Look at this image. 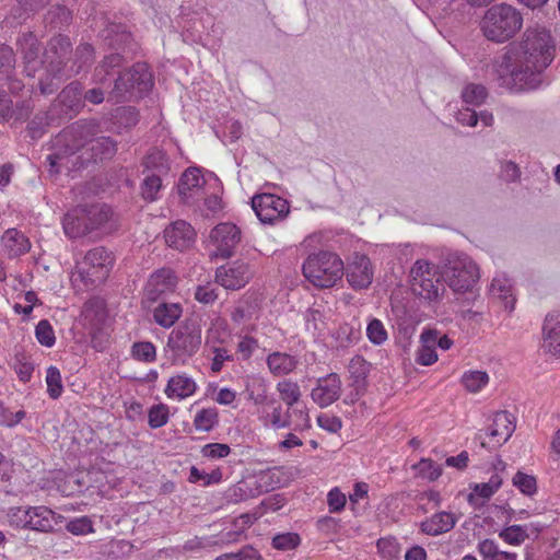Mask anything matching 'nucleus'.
I'll use <instances>...</instances> for the list:
<instances>
[{
    "label": "nucleus",
    "instance_id": "6",
    "mask_svg": "<svg viewBox=\"0 0 560 560\" xmlns=\"http://www.w3.org/2000/svg\"><path fill=\"white\" fill-rule=\"evenodd\" d=\"M442 280L454 291H470L480 278L477 264L466 254L451 253L441 268Z\"/></svg>",
    "mask_w": 560,
    "mask_h": 560
},
{
    "label": "nucleus",
    "instance_id": "33",
    "mask_svg": "<svg viewBox=\"0 0 560 560\" xmlns=\"http://www.w3.org/2000/svg\"><path fill=\"white\" fill-rule=\"evenodd\" d=\"M488 96L487 89L481 84L469 83L462 92V98L465 104L479 106L483 104Z\"/></svg>",
    "mask_w": 560,
    "mask_h": 560
},
{
    "label": "nucleus",
    "instance_id": "16",
    "mask_svg": "<svg viewBox=\"0 0 560 560\" xmlns=\"http://www.w3.org/2000/svg\"><path fill=\"white\" fill-rule=\"evenodd\" d=\"M349 284L355 289L368 288L373 280V270L370 259L365 255L355 254L346 269Z\"/></svg>",
    "mask_w": 560,
    "mask_h": 560
},
{
    "label": "nucleus",
    "instance_id": "8",
    "mask_svg": "<svg viewBox=\"0 0 560 560\" xmlns=\"http://www.w3.org/2000/svg\"><path fill=\"white\" fill-rule=\"evenodd\" d=\"M441 271L427 259H418L410 268V284L415 294L429 301L438 300L444 291Z\"/></svg>",
    "mask_w": 560,
    "mask_h": 560
},
{
    "label": "nucleus",
    "instance_id": "25",
    "mask_svg": "<svg viewBox=\"0 0 560 560\" xmlns=\"http://www.w3.org/2000/svg\"><path fill=\"white\" fill-rule=\"evenodd\" d=\"M542 347L549 350L560 349V313L546 316L542 327Z\"/></svg>",
    "mask_w": 560,
    "mask_h": 560
},
{
    "label": "nucleus",
    "instance_id": "7",
    "mask_svg": "<svg viewBox=\"0 0 560 560\" xmlns=\"http://www.w3.org/2000/svg\"><path fill=\"white\" fill-rule=\"evenodd\" d=\"M82 130L80 127H70L60 132L54 141L56 152L48 155L50 172H59L61 168L67 171L75 166L78 156L75 153L83 147Z\"/></svg>",
    "mask_w": 560,
    "mask_h": 560
},
{
    "label": "nucleus",
    "instance_id": "46",
    "mask_svg": "<svg viewBox=\"0 0 560 560\" xmlns=\"http://www.w3.org/2000/svg\"><path fill=\"white\" fill-rule=\"evenodd\" d=\"M170 342L174 343L173 350L174 349L186 350L187 348H196L199 345L200 340H199V336H190V335L184 336V332L182 331V329H177V330L172 331L171 337H170Z\"/></svg>",
    "mask_w": 560,
    "mask_h": 560
},
{
    "label": "nucleus",
    "instance_id": "38",
    "mask_svg": "<svg viewBox=\"0 0 560 560\" xmlns=\"http://www.w3.org/2000/svg\"><path fill=\"white\" fill-rule=\"evenodd\" d=\"M281 399L289 406L296 404L301 397L300 387L296 383L282 381L277 386Z\"/></svg>",
    "mask_w": 560,
    "mask_h": 560
},
{
    "label": "nucleus",
    "instance_id": "1",
    "mask_svg": "<svg viewBox=\"0 0 560 560\" xmlns=\"http://www.w3.org/2000/svg\"><path fill=\"white\" fill-rule=\"evenodd\" d=\"M555 40L545 27H529L518 42L505 47L503 56L491 66V77L513 92L534 90L541 83V72L555 58Z\"/></svg>",
    "mask_w": 560,
    "mask_h": 560
},
{
    "label": "nucleus",
    "instance_id": "5",
    "mask_svg": "<svg viewBox=\"0 0 560 560\" xmlns=\"http://www.w3.org/2000/svg\"><path fill=\"white\" fill-rule=\"evenodd\" d=\"M307 281L317 288H332L342 279L345 265L334 253L322 250L310 255L302 267Z\"/></svg>",
    "mask_w": 560,
    "mask_h": 560
},
{
    "label": "nucleus",
    "instance_id": "27",
    "mask_svg": "<svg viewBox=\"0 0 560 560\" xmlns=\"http://www.w3.org/2000/svg\"><path fill=\"white\" fill-rule=\"evenodd\" d=\"M482 560H518V555L513 551L503 550L493 539H482L477 546Z\"/></svg>",
    "mask_w": 560,
    "mask_h": 560
},
{
    "label": "nucleus",
    "instance_id": "47",
    "mask_svg": "<svg viewBox=\"0 0 560 560\" xmlns=\"http://www.w3.org/2000/svg\"><path fill=\"white\" fill-rule=\"evenodd\" d=\"M214 560H262V557L253 546H245L237 552L223 553Z\"/></svg>",
    "mask_w": 560,
    "mask_h": 560
},
{
    "label": "nucleus",
    "instance_id": "21",
    "mask_svg": "<svg viewBox=\"0 0 560 560\" xmlns=\"http://www.w3.org/2000/svg\"><path fill=\"white\" fill-rule=\"evenodd\" d=\"M490 294L492 298L501 301L510 312L514 310L516 302L514 288L511 280L503 273L497 275L490 285Z\"/></svg>",
    "mask_w": 560,
    "mask_h": 560
},
{
    "label": "nucleus",
    "instance_id": "34",
    "mask_svg": "<svg viewBox=\"0 0 560 560\" xmlns=\"http://www.w3.org/2000/svg\"><path fill=\"white\" fill-rule=\"evenodd\" d=\"M489 382V376L482 371H468L462 376L463 386L470 393H478Z\"/></svg>",
    "mask_w": 560,
    "mask_h": 560
},
{
    "label": "nucleus",
    "instance_id": "12",
    "mask_svg": "<svg viewBox=\"0 0 560 560\" xmlns=\"http://www.w3.org/2000/svg\"><path fill=\"white\" fill-rule=\"evenodd\" d=\"M252 208L262 223H275L290 211L289 202L273 194H258L252 198Z\"/></svg>",
    "mask_w": 560,
    "mask_h": 560
},
{
    "label": "nucleus",
    "instance_id": "55",
    "mask_svg": "<svg viewBox=\"0 0 560 560\" xmlns=\"http://www.w3.org/2000/svg\"><path fill=\"white\" fill-rule=\"evenodd\" d=\"M67 529L74 535H84L93 530L92 522L88 517H81L68 523Z\"/></svg>",
    "mask_w": 560,
    "mask_h": 560
},
{
    "label": "nucleus",
    "instance_id": "39",
    "mask_svg": "<svg viewBox=\"0 0 560 560\" xmlns=\"http://www.w3.org/2000/svg\"><path fill=\"white\" fill-rule=\"evenodd\" d=\"M218 422V412L214 408L200 410L194 420L197 430L210 431Z\"/></svg>",
    "mask_w": 560,
    "mask_h": 560
},
{
    "label": "nucleus",
    "instance_id": "43",
    "mask_svg": "<svg viewBox=\"0 0 560 560\" xmlns=\"http://www.w3.org/2000/svg\"><path fill=\"white\" fill-rule=\"evenodd\" d=\"M161 187L162 180L159 175H148L141 187L142 197L148 201H154L158 198Z\"/></svg>",
    "mask_w": 560,
    "mask_h": 560
},
{
    "label": "nucleus",
    "instance_id": "3",
    "mask_svg": "<svg viewBox=\"0 0 560 560\" xmlns=\"http://www.w3.org/2000/svg\"><path fill=\"white\" fill-rule=\"evenodd\" d=\"M523 26L522 14L512 5L497 4L487 10L481 22L483 35L492 42L512 38Z\"/></svg>",
    "mask_w": 560,
    "mask_h": 560
},
{
    "label": "nucleus",
    "instance_id": "61",
    "mask_svg": "<svg viewBox=\"0 0 560 560\" xmlns=\"http://www.w3.org/2000/svg\"><path fill=\"white\" fill-rule=\"evenodd\" d=\"M456 119L464 126L474 127L478 122V115L475 110L465 108L458 112Z\"/></svg>",
    "mask_w": 560,
    "mask_h": 560
},
{
    "label": "nucleus",
    "instance_id": "58",
    "mask_svg": "<svg viewBox=\"0 0 560 560\" xmlns=\"http://www.w3.org/2000/svg\"><path fill=\"white\" fill-rule=\"evenodd\" d=\"M82 96V90L79 83H71L61 92L62 102H66L68 98H73L70 103V107L75 106Z\"/></svg>",
    "mask_w": 560,
    "mask_h": 560
},
{
    "label": "nucleus",
    "instance_id": "20",
    "mask_svg": "<svg viewBox=\"0 0 560 560\" xmlns=\"http://www.w3.org/2000/svg\"><path fill=\"white\" fill-rule=\"evenodd\" d=\"M1 247L9 258H16L31 249L28 237L16 229L7 230L0 240Z\"/></svg>",
    "mask_w": 560,
    "mask_h": 560
},
{
    "label": "nucleus",
    "instance_id": "44",
    "mask_svg": "<svg viewBox=\"0 0 560 560\" xmlns=\"http://www.w3.org/2000/svg\"><path fill=\"white\" fill-rule=\"evenodd\" d=\"M513 486H515L522 493L532 495L537 490L536 479L532 475H527L518 471L512 479Z\"/></svg>",
    "mask_w": 560,
    "mask_h": 560
},
{
    "label": "nucleus",
    "instance_id": "15",
    "mask_svg": "<svg viewBox=\"0 0 560 560\" xmlns=\"http://www.w3.org/2000/svg\"><path fill=\"white\" fill-rule=\"evenodd\" d=\"M342 383L337 373H330L317 380V385L312 389L311 397L320 408H326L340 398Z\"/></svg>",
    "mask_w": 560,
    "mask_h": 560
},
{
    "label": "nucleus",
    "instance_id": "24",
    "mask_svg": "<svg viewBox=\"0 0 560 560\" xmlns=\"http://www.w3.org/2000/svg\"><path fill=\"white\" fill-rule=\"evenodd\" d=\"M196 382L185 374H178L170 378L165 394L168 398L185 399L196 392Z\"/></svg>",
    "mask_w": 560,
    "mask_h": 560
},
{
    "label": "nucleus",
    "instance_id": "41",
    "mask_svg": "<svg viewBox=\"0 0 560 560\" xmlns=\"http://www.w3.org/2000/svg\"><path fill=\"white\" fill-rule=\"evenodd\" d=\"M366 336L369 340L375 346L383 345L388 338L384 324L377 318H373L368 324Z\"/></svg>",
    "mask_w": 560,
    "mask_h": 560
},
{
    "label": "nucleus",
    "instance_id": "64",
    "mask_svg": "<svg viewBox=\"0 0 560 560\" xmlns=\"http://www.w3.org/2000/svg\"><path fill=\"white\" fill-rule=\"evenodd\" d=\"M78 60L83 63H88L93 60V48L89 44L80 45L77 49Z\"/></svg>",
    "mask_w": 560,
    "mask_h": 560
},
{
    "label": "nucleus",
    "instance_id": "37",
    "mask_svg": "<svg viewBox=\"0 0 560 560\" xmlns=\"http://www.w3.org/2000/svg\"><path fill=\"white\" fill-rule=\"evenodd\" d=\"M380 555L387 560H397L400 555V547L394 537H383L376 542Z\"/></svg>",
    "mask_w": 560,
    "mask_h": 560
},
{
    "label": "nucleus",
    "instance_id": "35",
    "mask_svg": "<svg viewBox=\"0 0 560 560\" xmlns=\"http://www.w3.org/2000/svg\"><path fill=\"white\" fill-rule=\"evenodd\" d=\"M499 537L510 545L520 546L528 538V534L523 526L511 525L503 528L499 533Z\"/></svg>",
    "mask_w": 560,
    "mask_h": 560
},
{
    "label": "nucleus",
    "instance_id": "48",
    "mask_svg": "<svg viewBox=\"0 0 560 560\" xmlns=\"http://www.w3.org/2000/svg\"><path fill=\"white\" fill-rule=\"evenodd\" d=\"M300 536L295 533H284L272 538V547L278 550H292L300 545Z\"/></svg>",
    "mask_w": 560,
    "mask_h": 560
},
{
    "label": "nucleus",
    "instance_id": "53",
    "mask_svg": "<svg viewBox=\"0 0 560 560\" xmlns=\"http://www.w3.org/2000/svg\"><path fill=\"white\" fill-rule=\"evenodd\" d=\"M269 423L273 429H283L290 425V415L287 411L282 415L281 406H277L269 415Z\"/></svg>",
    "mask_w": 560,
    "mask_h": 560
},
{
    "label": "nucleus",
    "instance_id": "40",
    "mask_svg": "<svg viewBox=\"0 0 560 560\" xmlns=\"http://www.w3.org/2000/svg\"><path fill=\"white\" fill-rule=\"evenodd\" d=\"M122 58L118 54H113L107 56L102 63L95 70V80L100 83H104L106 81V77L110 74L109 69H115L120 67Z\"/></svg>",
    "mask_w": 560,
    "mask_h": 560
},
{
    "label": "nucleus",
    "instance_id": "9",
    "mask_svg": "<svg viewBox=\"0 0 560 560\" xmlns=\"http://www.w3.org/2000/svg\"><path fill=\"white\" fill-rule=\"evenodd\" d=\"M515 430L513 417L508 411L494 413L491 423L486 429H480L475 436L480 446L489 451H495L509 441Z\"/></svg>",
    "mask_w": 560,
    "mask_h": 560
},
{
    "label": "nucleus",
    "instance_id": "56",
    "mask_svg": "<svg viewBox=\"0 0 560 560\" xmlns=\"http://www.w3.org/2000/svg\"><path fill=\"white\" fill-rule=\"evenodd\" d=\"M317 423L322 429L331 433L338 432L342 427V422L338 417L329 415L318 416Z\"/></svg>",
    "mask_w": 560,
    "mask_h": 560
},
{
    "label": "nucleus",
    "instance_id": "60",
    "mask_svg": "<svg viewBox=\"0 0 560 560\" xmlns=\"http://www.w3.org/2000/svg\"><path fill=\"white\" fill-rule=\"evenodd\" d=\"M243 133L242 125L238 121L230 120L225 124L224 135L231 142H234L241 138Z\"/></svg>",
    "mask_w": 560,
    "mask_h": 560
},
{
    "label": "nucleus",
    "instance_id": "52",
    "mask_svg": "<svg viewBox=\"0 0 560 560\" xmlns=\"http://www.w3.org/2000/svg\"><path fill=\"white\" fill-rule=\"evenodd\" d=\"M231 452L228 444L223 443H210L202 447V455L210 458H223L226 457Z\"/></svg>",
    "mask_w": 560,
    "mask_h": 560
},
{
    "label": "nucleus",
    "instance_id": "29",
    "mask_svg": "<svg viewBox=\"0 0 560 560\" xmlns=\"http://www.w3.org/2000/svg\"><path fill=\"white\" fill-rule=\"evenodd\" d=\"M420 341L422 345V350H435V348H440L441 350H448L453 347V341L448 338L447 335H441L436 329H427L421 332Z\"/></svg>",
    "mask_w": 560,
    "mask_h": 560
},
{
    "label": "nucleus",
    "instance_id": "31",
    "mask_svg": "<svg viewBox=\"0 0 560 560\" xmlns=\"http://www.w3.org/2000/svg\"><path fill=\"white\" fill-rule=\"evenodd\" d=\"M90 150L95 161L112 158L116 153V143L108 137L93 139L90 142Z\"/></svg>",
    "mask_w": 560,
    "mask_h": 560
},
{
    "label": "nucleus",
    "instance_id": "30",
    "mask_svg": "<svg viewBox=\"0 0 560 560\" xmlns=\"http://www.w3.org/2000/svg\"><path fill=\"white\" fill-rule=\"evenodd\" d=\"M258 304L255 300L245 299L234 307L231 317L236 324H247L257 318Z\"/></svg>",
    "mask_w": 560,
    "mask_h": 560
},
{
    "label": "nucleus",
    "instance_id": "22",
    "mask_svg": "<svg viewBox=\"0 0 560 560\" xmlns=\"http://www.w3.org/2000/svg\"><path fill=\"white\" fill-rule=\"evenodd\" d=\"M456 524V517L450 512H440L424 520L420 528L430 536H438L450 532Z\"/></svg>",
    "mask_w": 560,
    "mask_h": 560
},
{
    "label": "nucleus",
    "instance_id": "13",
    "mask_svg": "<svg viewBox=\"0 0 560 560\" xmlns=\"http://www.w3.org/2000/svg\"><path fill=\"white\" fill-rule=\"evenodd\" d=\"M254 272L248 262L234 260L215 270V281L226 290H240L252 279Z\"/></svg>",
    "mask_w": 560,
    "mask_h": 560
},
{
    "label": "nucleus",
    "instance_id": "51",
    "mask_svg": "<svg viewBox=\"0 0 560 560\" xmlns=\"http://www.w3.org/2000/svg\"><path fill=\"white\" fill-rule=\"evenodd\" d=\"M14 370L22 382H27L33 374L34 365L21 353L15 355Z\"/></svg>",
    "mask_w": 560,
    "mask_h": 560
},
{
    "label": "nucleus",
    "instance_id": "23",
    "mask_svg": "<svg viewBox=\"0 0 560 560\" xmlns=\"http://www.w3.org/2000/svg\"><path fill=\"white\" fill-rule=\"evenodd\" d=\"M31 513V530L48 533L58 525L57 515L54 511L46 506H30Z\"/></svg>",
    "mask_w": 560,
    "mask_h": 560
},
{
    "label": "nucleus",
    "instance_id": "59",
    "mask_svg": "<svg viewBox=\"0 0 560 560\" xmlns=\"http://www.w3.org/2000/svg\"><path fill=\"white\" fill-rule=\"evenodd\" d=\"M500 176L506 182H514L520 177V170L515 163L504 162L501 165Z\"/></svg>",
    "mask_w": 560,
    "mask_h": 560
},
{
    "label": "nucleus",
    "instance_id": "26",
    "mask_svg": "<svg viewBox=\"0 0 560 560\" xmlns=\"http://www.w3.org/2000/svg\"><path fill=\"white\" fill-rule=\"evenodd\" d=\"M183 307L179 303H160L153 310L155 323L164 328L172 327L182 316Z\"/></svg>",
    "mask_w": 560,
    "mask_h": 560
},
{
    "label": "nucleus",
    "instance_id": "4",
    "mask_svg": "<svg viewBox=\"0 0 560 560\" xmlns=\"http://www.w3.org/2000/svg\"><path fill=\"white\" fill-rule=\"evenodd\" d=\"M112 215V209L106 205L77 207L65 215L63 232L70 238L82 237L93 231L104 229Z\"/></svg>",
    "mask_w": 560,
    "mask_h": 560
},
{
    "label": "nucleus",
    "instance_id": "42",
    "mask_svg": "<svg viewBox=\"0 0 560 560\" xmlns=\"http://www.w3.org/2000/svg\"><path fill=\"white\" fill-rule=\"evenodd\" d=\"M35 336L38 342L46 348H50L55 345L56 337L55 331L50 323L46 319H42L35 328Z\"/></svg>",
    "mask_w": 560,
    "mask_h": 560
},
{
    "label": "nucleus",
    "instance_id": "32",
    "mask_svg": "<svg viewBox=\"0 0 560 560\" xmlns=\"http://www.w3.org/2000/svg\"><path fill=\"white\" fill-rule=\"evenodd\" d=\"M144 165L159 174L167 173L171 168V161L163 150L153 149L145 158Z\"/></svg>",
    "mask_w": 560,
    "mask_h": 560
},
{
    "label": "nucleus",
    "instance_id": "10",
    "mask_svg": "<svg viewBox=\"0 0 560 560\" xmlns=\"http://www.w3.org/2000/svg\"><path fill=\"white\" fill-rule=\"evenodd\" d=\"M153 85L151 73L145 63H137L130 70L120 73L115 81L113 94L115 97H122L127 93L142 96Z\"/></svg>",
    "mask_w": 560,
    "mask_h": 560
},
{
    "label": "nucleus",
    "instance_id": "2",
    "mask_svg": "<svg viewBox=\"0 0 560 560\" xmlns=\"http://www.w3.org/2000/svg\"><path fill=\"white\" fill-rule=\"evenodd\" d=\"M114 260L113 253L105 247L90 249L82 260L77 262V270L71 276L73 285L78 290H88L103 283L109 276Z\"/></svg>",
    "mask_w": 560,
    "mask_h": 560
},
{
    "label": "nucleus",
    "instance_id": "36",
    "mask_svg": "<svg viewBox=\"0 0 560 560\" xmlns=\"http://www.w3.org/2000/svg\"><path fill=\"white\" fill-rule=\"evenodd\" d=\"M47 393L50 398L57 399L61 396L63 386L61 375L56 366H49L46 374Z\"/></svg>",
    "mask_w": 560,
    "mask_h": 560
},
{
    "label": "nucleus",
    "instance_id": "18",
    "mask_svg": "<svg viewBox=\"0 0 560 560\" xmlns=\"http://www.w3.org/2000/svg\"><path fill=\"white\" fill-rule=\"evenodd\" d=\"M164 238L170 247L184 250L195 243L196 232L189 223L178 220L164 230Z\"/></svg>",
    "mask_w": 560,
    "mask_h": 560
},
{
    "label": "nucleus",
    "instance_id": "45",
    "mask_svg": "<svg viewBox=\"0 0 560 560\" xmlns=\"http://www.w3.org/2000/svg\"><path fill=\"white\" fill-rule=\"evenodd\" d=\"M8 516H9V522L12 526L30 529V523L32 520L31 513H30V508H27V509H24L22 506L12 508V509H10Z\"/></svg>",
    "mask_w": 560,
    "mask_h": 560
},
{
    "label": "nucleus",
    "instance_id": "62",
    "mask_svg": "<svg viewBox=\"0 0 560 560\" xmlns=\"http://www.w3.org/2000/svg\"><path fill=\"white\" fill-rule=\"evenodd\" d=\"M60 70L58 69L57 73H55L49 82H45L44 80H40L39 86L43 94H51L56 90H58L62 75L59 74Z\"/></svg>",
    "mask_w": 560,
    "mask_h": 560
},
{
    "label": "nucleus",
    "instance_id": "28",
    "mask_svg": "<svg viewBox=\"0 0 560 560\" xmlns=\"http://www.w3.org/2000/svg\"><path fill=\"white\" fill-rule=\"evenodd\" d=\"M270 371L281 375L290 373L296 365V360L288 352H271L267 358Z\"/></svg>",
    "mask_w": 560,
    "mask_h": 560
},
{
    "label": "nucleus",
    "instance_id": "57",
    "mask_svg": "<svg viewBox=\"0 0 560 560\" xmlns=\"http://www.w3.org/2000/svg\"><path fill=\"white\" fill-rule=\"evenodd\" d=\"M218 298L215 289L211 285H200L195 292V299L203 304L213 303Z\"/></svg>",
    "mask_w": 560,
    "mask_h": 560
},
{
    "label": "nucleus",
    "instance_id": "63",
    "mask_svg": "<svg viewBox=\"0 0 560 560\" xmlns=\"http://www.w3.org/2000/svg\"><path fill=\"white\" fill-rule=\"evenodd\" d=\"M468 464V453L463 451L457 456H451L446 459V465L451 467H456L458 469H463L467 467Z\"/></svg>",
    "mask_w": 560,
    "mask_h": 560
},
{
    "label": "nucleus",
    "instance_id": "49",
    "mask_svg": "<svg viewBox=\"0 0 560 560\" xmlns=\"http://www.w3.org/2000/svg\"><path fill=\"white\" fill-rule=\"evenodd\" d=\"M168 420V408L164 405L153 406L149 411V425L153 429L163 427Z\"/></svg>",
    "mask_w": 560,
    "mask_h": 560
},
{
    "label": "nucleus",
    "instance_id": "19",
    "mask_svg": "<svg viewBox=\"0 0 560 560\" xmlns=\"http://www.w3.org/2000/svg\"><path fill=\"white\" fill-rule=\"evenodd\" d=\"M176 287V276L171 269H160L149 278L144 288V296L155 301L165 293L173 292Z\"/></svg>",
    "mask_w": 560,
    "mask_h": 560
},
{
    "label": "nucleus",
    "instance_id": "17",
    "mask_svg": "<svg viewBox=\"0 0 560 560\" xmlns=\"http://www.w3.org/2000/svg\"><path fill=\"white\" fill-rule=\"evenodd\" d=\"M206 180L198 168H188L184 172L178 184V194L186 203H196L203 198Z\"/></svg>",
    "mask_w": 560,
    "mask_h": 560
},
{
    "label": "nucleus",
    "instance_id": "54",
    "mask_svg": "<svg viewBox=\"0 0 560 560\" xmlns=\"http://www.w3.org/2000/svg\"><path fill=\"white\" fill-rule=\"evenodd\" d=\"M346 495L335 488L328 492L327 503L330 512H340L346 505Z\"/></svg>",
    "mask_w": 560,
    "mask_h": 560
},
{
    "label": "nucleus",
    "instance_id": "14",
    "mask_svg": "<svg viewBox=\"0 0 560 560\" xmlns=\"http://www.w3.org/2000/svg\"><path fill=\"white\" fill-rule=\"evenodd\" d=\"M371 371V363L366 361L362 355L355 354L349 365L348 372L350 374V387L351 392L346 396L343 402L347 405L355 404L361 396L364 395L368 387L366 377Z\"/></svg>",
    "mask_w": 560,
    "mask_h": 560
},
{
    "label": "nucleus",
    "instance_id": "11",
    "mask_svg": "<svg viewBox=\"0 0 560 560\" xmlns=\"http://www.w3.org/2000/svg\"><path fill=\"white\" fill-rule=\"evenodd\" d=\"M241 238V230L234 223L222 222L217 224L209 234L210 255L223 259L232 257Z\"/></svg>",
    "mask_w": 560,
    "mask_h": 560
},
{
    "label": "nucleus",
    "instance_id": "50",
    "mask_svg": "<svg viewBox=\"0 0 560 560\" xmlns=\"http://www.w3.org/2000/svg\"><path fill=\"white\" fill-rule=\"evenodd\" d=\"M24 418L25 411L19 410L16 412H12L0 401V425L12 428L20 423Z\"/></svg>",
    "mask_w": 560,
    "mask_h": 560
}]
</instances>
